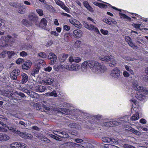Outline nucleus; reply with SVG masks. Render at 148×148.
Instances as JSON below:
<instances>
[{"label": "nucleus", "instance_id": "5", "mask_svg": "<svg viewBox=\"0 0 148 148\" xmlns=\"http://www.w3.org/2000/svg\"><path fill=\"white\" fill-rule=\"evenodd\" d=\"M102 141L104 142L109 143L111 144L117 145L118 144V142L116 139L113 138H110L107 137H104L102 138Z\"/></svg>", "mask_w": 148, "mask_h": 148}, {"label": "nucleus", "instance_id": "53", "mask_svg": "<svg viewBox=\"0 0 148 148\" xmlns=\"http://www.w3.org/2000/svg\"><path fill=\"white\" fill-rule=\"evenodd\" d=\"M61 7L67 12H69L70 10L69 8L66 6L64 4Z\"/></svg>", "mask_w": 148, "mask_h": 148}, {"label": "nucleus", "instance_id": "1", "mask_svg": "<svg viewBox=\"0 0 148 148\" xmlns=\"http://www.w3.org/2000/svg\"><path fill=\"white\" fill-rule=\"evenodd\" d=\"M82 70L86 71L90 68L92 71L96 73H103L107 70V67L98 62L93 60H88L83 62L81 65Z\"/></svg>", "mask_w": 148, "mask_h": 148}, {"label": "nucleus", "instance_id": "42", "mask_svg": "<svg viewBox=\"0 0 148 148\" xmlns=\"http://www.w3.org/2000/svg\"><path fill=\"white\" fill-rule=\"evenodd\" d=\"M29 95L31 97L34 98L36 97L37 95H38L36 93L31 91L29 93Z\"/></svg>", "mask_w": 148, "mask_h": 148}, {"label": "nucleus", "instance_id": "27", "mask_svg": "<svg viewBox=\"0 0 148 148\" xmlns=\"http://www.w3.org/2000/svg\"><path fill=\"white\" fill-rule=\"evenodd\" d=\"M135 97L141 101H143L145 99V97L140 94V92H138L136 94Z\"/></svg>", "mask_w": 148, "mask_h": 148}, {"label": "nucleus", "instance_id": "63", "mask_svg": "<svg viewBox=\"0 0 148 148\" xmlns=\"http://www.w3.org/2000/svg\"><path fill=\"white\" fill-rule=\"evenodd\" d=\"M51 34L52 35H53L56 36H58L59 35V34L55 31L51 32Z\"/></svg>", "mask_w": 148, "mask_h": 148}, {"label": "nucleus", "instance_id": "64", "mask_svg": "<svg viewBox=\"0 0 148 148\" xmlns=\"http://www.w3.org/2000/svg\"><path fill=\"white\" fill-rule=\"evenodd\" d=\"M140 122L141 123L145 124L146 123V121L145 119H142L140 120Z\"/></svg>", "mask_w": 148, "mask_h": 148}, {"label": "nucleus", "instance_id": "2", "mask_svg": "<svg viewBox=\"0 0 148 148\" xmlns=\"http://www.w3.org/2000/svg\"><path fill=\"white\" fill-rule=\"evenodd\" d=\"M132 86L135 90L143 92L146 94H148V90H146L143 86L139 85L137 81L135 80L133 81L132 83Z\"/></svg>", "mask_w": 148, "mask_h": 148}, {"label": "nucleus", "instance_id": "6", "mask_svg": "<svg viewBox=\"0 0 148 148\" xmlns=\"http://www.w3.org/2000/svg\"><path fill=\"white\" fill-rule=\"evenodd\" d=\"M29 20L35 23L36 25H37V23L38 20V16L34 12H30L28 15Z\"/></svg>", "mask_w": 148, "mask_h": 148}, {"label": "nucleus", "instance_id": "14", "mask_svg": "<svg viewBox=\"0 0 148 148\" xmlns=\"http://www.w3.org/2000/svg\"><path fill=\"white\" fill-rule=\"evenodd\" d=\"M48 58L50 59L51 61V64H54L56 60V56L54 53H53L51 52L49 53Z\"/></svg>", "mask_w": 148, "mask_h": 148}, {"label": "nucleus", "instance_id": "4", "mask_svg": "<svg viewBox=\"0 0 148 148\" xmlns=\"http://www.w3.org/2000/svg\"><path fill=\"white\" fill-rule=\"evenodd\" d=\"M84 26L87 29L91 30L97 33H99V32L98 29L95 26L91 24H88L87 23L84 22L83 23Z\"/></svg>", "mask_w": 148, "mask_h": 148}, {"label": "nucleus", "instance_id": "35", "mask_svg": "<svg viewBox=\"0 0 148 148\" xmlns=\"http://www.w3.org/2000/svg\"><path fill=\"white\" fill-rule=\"evenodd\" d=\"M8 56L9 58H11L14 55H16L15 52L13 51H8L7 52Z\"/></svg>", "mask_w": 148, "mask_h": 148}, {"label": "nucleus", "instance_id": "60", "mask_svg": "<svg viewBox=\"0 0 148 148\" xmlns=\"http://www.w3.org/2000/svg\"><path fill=\"white\" fill-rule=\"evenodd\" d=\"M103 125H104L108 127L110 126L111 127L110 125V121L109 122H104L103 123Z\"/></svg>", "mask_w": 148, "mask_h": 148}, {"label": "nucleus", "instance_id": "37", "mask_svg": "<svg viewBox=\"0 0 148 148\" xmlns=\"http://www.w3.org/2000/svg\"><path fill=\"white\" fill-rule=\"evenodd\" d=\"M46 94L48 96H54V97H57L58 96L56 92L55 91H53L50 93H46Z\"/></svg>", "mask_w": 148, "mask_h": 148}, {"label": "nucleus", "instance_id": "23", "mask_svg": "<svg viewBox=\"0 0 148 148\" xmlns=\"http://www.w3.org/2000/svg\"><path fill=\"white\" fill-rule=\"evenodd\" d=\"M73 34L74 36L76 38H80L82 37L83 33L82 31L79 29H76L73 31Z\"/></svg>", "mask_w": 148, "mask_h": 148}, {"label": "nucleus", "instance_id": "52", "mask_svg": "<svg viewBox=\"0 0 148 148\" xmlns=\"http://www.w3.org/2000/svg\"><path fill=\"white\" fill-rule=\"evenodd\" d=\"M123 147L124 148H136L134 147L132 145H131L127 144H125L124 145Z\"/></svg>", "mask_w": 148, "mask_h": 148}, {"label": "nucleus", "instance_id": "24", "mask_svg": "<svg viewBox=\"0 0 148 148\" xmlns=\"http://www.w3.org/2000/svg\"><path fill=\"white\" fill-rule=\"evenodd\" d=\"M10 138L9 136L5 134L0 133V141H4L9 140Z\"/></svg>", "mask_w": 148, "mask_h": 148}, {"label": "nucleus", "instance_id": "48", "mask_svg": "<svg viewBox=\"0 0 148 148\" xmlns=\"http://www.w3.org/2000/svg\"><path fill=\"white\" fill-rule=\"evenodd\" d=\"M55 2L60 7H61L64 4L63 2L59 0H55Z\"/></svg>", "mask_w": 148, "mask_h": 148}, {"label": "nucleus", "instance_id": "56", "mask_svg": "<svg viewBox=\"0 0 148 148\" xmlns=\"http://www.w3.org/2000/svg\"><path fill=\"white\" fill-rule=\"evenodd\" d=\"M101 32L102 34H103L105 35H106L108 34V31L106 30H105L102 29H101Z\"/></svg>", "mask_w": 148, "mask_h": 148}, {"label": "nucleus", "instance_id": "9", "mask_svg": "<svg viewBox=\"0 0 148 148\" xmlns=\"http://www.w3.org/2000/svg\"><path fill=\"white\" fill-rule=\"evenodd\" d=\"M125 121L126 122H128L130 120L132 121H136L139 118V114L138 112L136 113L135 114L132 116L131 118L129 116H126L125 117Z\"/></svg>", "mask_w": 148, "mask_h": 148}, {"label": "nucleus", "instance_id": "11", "mask_svg": "<svg viewBox=\"0 0 148 148\" xmlns=\"http://www.w3.org/2000/svg\"><path fill=\"white\" fill-rule=\"evenodd\" d=\"M16 134H18L21 137L26 139H31L32 138V136L31 134L21 132L19 131L17 132Z\"/></svg>", "mask_w": 148, "mask_h": 148}, {"label": "nucleus", "instance_id": "40", "mask_svg": "<svg viewBox=\"0 0 148 148\" xmlns=\"http://www.w3.org/2000/svg\"><path fill=\"white\" fill-rule=\"evenodd\" d=\"M104 147L106 148H117V146L110 144H105L104 145Z\"/></svg>", "mask_w": 148, "mask_h": 148}, {"label": "nucleus", "instance_id": "36", "mask_svg": "<svg viewBox=\"0 0 148 148\" xmlns=\"http://www.w3.org/2000/svg\"><path fill=\"white\" fill-rule=\"evenodd\" d=\"M119 15L120 16L121 18H123L125 19H128L129 20H130L131 19V18H130L128 17L124 14L120 12L119 13Z\"/></svg>", "mask_w": 148, "mask_h": 148}, {"label": "nucleus", "instance_id": "30", "mask_svg": "<svg viewBox=\"0 0 148 148\" xmlns=\"http://www.w3.org/2000/svg\"><path fill=\"white\" fill-rule=\"evenodd\" d=\"M112 60L111 62L109 63V65L110 66L113 67L115 66L117 64V62L115 58L113 56L112 57Z\"/></svg>", "mask_w": 148, "mask_h": 148}, {"label": "nucleus", "instance_id": "10", "mask_svg": "<svg viewBox=\"0 0 148 148\" xmlns=\"http://www.w3.org/2000/svg\"><path fill=\"white\" fill-rule=\"evenodd\" d=\"M69 21L71 23L74 25L75 27L79 29L81 28L82 25L76 19L73 18H71L69 19Z\"/></svg>", "mask_w": 148, "mask_h": 148}, {"label": "nucleus", "instance_id": "43", "mask_svg": "<svg viewBox=\"0 0 148 148\" xmlns=\"http://www.w3.org/2000/svg\"><path fill=\"white\" fill-rule=\"evenodd\" d=\"M17 76L14 74V72L12 71L11 72L10 75V77L11 79L13 80L16 79L17 78Z\"/></svg>", "mask_w": 148, "mask_h": 148}, {"label": "nucleus", "instance_id": "62", "mask_svg": "<svg viewBox=\"0 0 148 148\" xmlns=\"http://www.w3.org/2000/svg\"><path fill=\"white\" fill-rule=\"evenodd\" d=\"M75 142L77 143H81L83 141V140L79 138H77L75 140Z\"/></svg>", "mask_w": 148, "mask_h": 148}, {"label": "nucleus", "instance_id": "21", "mask_svg": "<svg viewBox=\"0 0 148 148\" xmlns=\"http://www.w3.org/2000/svg\"><path fill=\"white\" fill-rule=\"evenodd\" d=\"M21 82L22 84L25 83L28 80V77L27 74L22 73L21 74Z\"/></svg>", "mask_w": 148, "mask_h": 148}, {"label": "nucleus", "instance_id": "51", "mask_svg": "<svg viewBox=\"0 0 148 148\" xmlns=\"http://www.w3.org/2000/svg\"><path fill=\"white\" fill-rule=\"evenodd\" d=\"M7 52L6 51H3L0 53V57L4 58Z\"/></svg>", "mask_w": 148, "mask_h": 148}, {"label": "nucleus", "instance_id": "17", "mask_svg": "<svg viewBox=\"0 0 148 148\" xmlns=\"http://www.w3.org/2000/svg\"><path fill=\"white\" fill-rule=\"evenodd\" d=\"M23 145V143L16 142L11 145V147L12 148H24Z\"/></svg>", "mask_w": 148, "mask_h": 148}, {"label": "nucleus", "instance_id": "54", "mask_svg": "<svg viewBox=\"0 0 148 148\" xmlns=\"http://www.w3.org/2000/svg\"><path fill=\"white\" fill-rule=\"evenodd\" d=\"M23 61V59L21 58H19L16 61V63L17 64H19L22 63Z\"/></svg>", "mask_w": 148, "mask_h": 148}, {"label": "nucleus", "instance_id": "44", "mask_svg": "<svg viewBox=\"0 0 148 148\" xmlns=\"http://www.w3.org/2000/svg\"><path fill=\"white\" fill-rule=\"evenodd\" d=\"M48 135L50 137L53 138L55 139V140H58V141H61V139L57 137V136H55V135H52V134H48Z\"/></svg>", "mask_w": 148, "mask_h": 148}, {"label": "nucleus", "instance_id": "12", "mask_svg": "<svg viewBox=\"0 0 148 148\" xmlns=\"http://www.w3.org/2000/svg\"><path fill=\"white\" fill-rule=\"evenodd\" d=\"M112 56L111 55H107L105 56L101 55L99 56L98 58L102 61L108 62L112 60Z\"/></svg>", "mask_w": 148, "mask_h": 148}, {"label": "nucleus", "instance_id": "15", "mask_svg": "<svg viewBox=\"0 0 148 148\" xmlns=\"http://www.w3.org/2000/svg\"><path fill=\"white\" fill-rule=\"evenodd\" d=\"M34 86V90L36 92H43L46 90L45 87L38 85L37 84H35Z\"/></svg>", "mask_w": 148, "mask_h": 148}, {"label": "nucleus", "instance_id": "38", "mask_svg": "<svg viewBox=\"0 0 148 148\" xmlns=\"http://www.w3.org/2000/svg\"><path fill=\"white\" fill-rule=\"evenodd\" d=\"M38 137L40 140L46 143H49L50 142V140L46 138L42 137L41 136H40Z\"/></svg>", "mask_w": 148, "mask_h": 148}, {"label": "nucleus", "instance_id": "39", "mask_svg": "<svg viewBox=\"0 0 148 148\" xmlns=\"http://www.w3.org/2000/svg\"><path fill=\"white\" fill-rule=\"evenodd\" d=\"M0 22L2 23H0V30H3L5 27V26L2 19H0Z\"/></svg>", "mask_w": 148, "mask_h": 148}, {"label": "nucleus", "instance_id": "57", "mask_svg": "<svg viewBox=\"0 0 148 148\" xmlns=\"http://www.w3.org/2000/svg\"><path fill=\"white\" fill-rule=\"evenodd\" d=\"M69 33L65 34L64 36V39L65 40H67L69 38Z\"/></svg>", "mask_w": 148, "mask_h": 148}, {"label": "nucleus", "instance_id": "55", "mask_svg": "<svg viewBox=\"0 0 148 148\" xmlns=\"http://www.w3.org/2000/svg\"><path fill=\"white\" fill-rule=\"evenodd\" d=\"M123 74L125 77H128L130 76V74L126 71H124L123 73Z\"/></svg>", "mask_w": 148, "mask_h": 148}, {"label": "nucleus", "instance_id": "32", "mask_svg": "<svg viewBox=\"0 0 148 148\" xmlns=\"http://www.w3.org/2000/svg\"><path fill=\"white\" fill-rule=\"evenodd\" d=\"M128 130L136 134V135H138L140 134V133L138 131L135 130L131 127L129 128Z\"/></svg>", "mask_w": 148, "mask_h": 148}, {"label": "nucleus", "instance_id": "59", "mask_svg": "<svg viewBox=\"0 0 148 148\" xmlns=\"http://www.w3.org/2000/svg\"><path fill=\"white\" fill-rule=\"evenodd\" d=\"M63 28L65 30L68 31L70 29V27L68 25H63Z\"/></svg>", "mask_w": 148, "mask_h": 148}, {"label": "nucleus", "instance_id": "33", "mask_svg": "<svg viewBox=\"0 0 148 148\" xmlns=\"http://www.w3.org/2000/svg\"><path fill=\"white\" fill-rule=\"evenodd\" d=\"M124 66L125 68L127 71H129L131 74L132 75H134V71L131 69V67H130L128 66L125 65Z\"/></svg>", "mask_w": 148, "mask_h": 148}, {"label": "nucleus", "instance_id": "46", "mask_svg": "<svg viewBox=\"0 0 148 148\" xmlns=\"http://www.w3.org/2000/svg\"><path fill=\"white\" fill-rule=\"evenodd\" d=\"M36 11L40 16H42L43 15V12L42 9L38 8L36 10Z\"/></svg>", "mask_w": 148, "mask_h": 148}, {"label": "nucleus", "instance_id": "26", "mask_svg": "<svg viewBox=\"0 0 148 148\" xmlns=\"http://www.w3.org/2000/svg\"><path fill=\"white\" fill-rule=\"evenodd\" d=\"M59 135H58V136L60 137L66 138L69 137L68 134L65 132L60 131V132H59Z\"/></svg>", "mask_w": 148, "mask_h": 148}, {"label": "nucleus", "instance_id": "58", "mask_svg": "<svg viewBox=\"0 0 148 148\" xmlns=\"http://www.w3.org/2000/svg\"><path fill=\"white\" fill-rule=\"evenodd\" d=\"M15 42V39L13 38L11 36V38H10L9 39V41L8 42H10L11 44L14 43Z\"/></svg>", "mask_w": 148, "mask_h": 148}, {"label": "nucleus", "instance_id": "47", "mask_svg": "<svg viewBox=\"0 0 148 148\" xmlns=\"http://www.w3.org/2000/svg\"><path fill=\"white\" fill-rule=\"evenodd\" d=\"M38 56L40 57H41L43 58H45L47 56V55H46L44 53L42 52L39 53Z\"/></svg>", "mask_w": 148, "mask_h": 148}, {"label": "nucleus", "instance_id": "61", "mask_svg": "<svg viewBox=\"0 0 148 148\" xmlns=\"http://www.w3.org/2000/svg\"><path fill=\"white\" fill-rule=\"evenodd\" d=\"M52 70V68L51 67L49 66L45 69V70L47 72H50Z\"/></svg>", "mask_w": 148, "mask_h": 148}, {"label": "nucleus", "instance_id": "20", "mask_svg": "<svg viewBox=\"0 0 148 148\" xmlns=\"http://www.w3.org/2000/svg\"><path fill=\"white\" fill-rule=\"evenodd\" d=\"M32 62L30 60L26 61L24 64L22 65V68L23 69L28 70V69L30 68L32 65Z\"/></svg>", "mask_w": 148, "mask_h": 148}, {"label": "nucleus", "instance_id": "19", "mask_svg": "<svg viewBox=\"0 0 148 148\" xmlns=\"http://www.w3.org/2000/svg\"><path fill=\"white\" fill-rule=\"evenodd\" d=\"M53 82V79L47 77L42 80V83L44 85H51Z\"/></svg>", "mask_w": 148, "mask_h": 148}, {"label": "nucleus", "instance_id": "16", "mask_svg": "<svg viewBox=\"0 0 148 148\" xmlns=\"http://www.w3.org/2000/svg\"><path fill=\"white\" fill-rule=\"evenodd\" d=\"M69 60L70 62H74L78 63L80 62L81 61L80 58L78 57H73L71 56L69 58Z\"/></svg>", "mask_w": 148, "mask_h": 148}, {"label": "nucleus", "instance_id": "8", "mask_svg": "<svg viewBox=\"0 0 148 148\" xmlns=\"http://www.w3.org/2000/svg\"><path fill=\"white\" fill-rule=\"evenodd\" d=\"M51 102L49 100L43 101L42 103V106L45 110H49L53 106H51Z\"/></svg>", "mask_w": 148, "mask_h": 148}, {"label": "nucleus", "instance_id": "18", "mask_svg": "<svg viewBox=\"0 0 148 148\" xmlns=\"http://www.w3.org/2000/svg\"><path fill=\"white\" fill-rule=\"evenodd\" d=\"M47 22L46 19L43 18L41 20L40 23H37V25H36L39 27L44 28L47 25Z\"/></svg>", "mask_w": 148, "mask_h": 148}, {"label": "nucleus", "instance_id": "7", "mask_svg": "<svg viewBox=\"0 0 148 148\" xmlns=\"http://www.w3.org/2000/svg\"><path fill=\"white\" fill-rule=\"evenodd\" d=\"M65 68L68 70L77 71L80 69V66L77 64H73L71 66L69 65H66Z\"/></svg>", "mask_w": 148, "mask_h": 148}, {"label": "nucleus", "instance_id": "45", "mask_svg": "<svg viewBox=\"0 0 148 148\" xmlns=\"http://www.w3.org/2000/svg\"><path fill=\"white\" fill-rule=\"evenodd\" d=\"M26 11L25 8L23 7H21L19 9V13L21 14L24 13Z\"/></svg>", "mask_w": 148, "mask_h": 148}, {"label": "nucleus", "instance_id": "29", "mask_svg": "<svg viewBox=\"0 0 148 148\" xmlns=\"http://www.w3.org/2000/svg\"><path fill=\"white\" fill-rule=\"evenodd\" d=\"M68 57L67 55H61L59 57V59L61 62H63Z\"/></svg>", "mask_w": 148, "mask_h": 148}, {"label": "nucleus", "instance_id": "25", "mask_svg": "<svg viewBox=\"0 0 148 148\" xmlns=\"http://www.w3.org/2000/svg\"><path fill=\"white\" fill-rule=\"evenodd\" d=\"M40 68V65L38 64L35 66L33 70L31 72V75L34 76V75L39 72Z\"/></svg>", "mask_w": 148, "mask_h": 148}, {"label": "nucleus", "instance_id": "13", "mask_svg": "<svg viewBox=\"0 0 148 148\" xmlns=\"http://www.w3.org/2000/svg\"><path fill=\"white\" fill-rule=\"evenodd\" d=\"M125 40L128 44L133 49H137V47L134 45L132 42L131 38L129 36H126L125 37Z\"/></svg>", "mask_w": 148, "mask_h": 148}, {"label": "nucleus", "instance_id": "50", "mask_svg": "<svg viewBox=\"0 0 148 148\" xmlns=\"http://www.w3.org/2000/svg\"><path fill=\"white\" fill-rule=\"evenodd\" d=\"M13 71L14 72V74H15L17 76L20 74V71L18 69H14L13 70Z\"/></svg>", "mask_w": 148, "mask_h": 148}, {"label": "nucleus", "instance_id": "3", "mask_svg": "<svg viewBox=\"0 0 148 148\" xmlns=\"http://www.w3.org/2000/svg\"><path fill=\"white\" fill-rule=\"evenodd\" d=\"M121 73L119 69L116 67L113 69L111 71L110 75L113 78L119 79L121 77Z\"/></svg>", "mask_w": 148, "mask_h": 148}, {"label": "nucleus", "instance_id": "49", "mask_svg": "<svg viewBox=\"0 0 148 148\" xmlns=\"http://www.w3.org/2000/svg\"><path fill=\"white\" fill-rule=\"evenodd\" d=\"M20 55L23 57L26 56L27 55V53L25 51H22L20 53Z\"/></svg>", "mask_w": 148, "mask_h": 148}, {"label": "nucleus", "instance_id": "28", "mask_svg": "<svg viewBox=\"0 0 148 148\" xmlns=\"http://www.w3.org/2000/svg\"><path fill=\"white\" fill-rule=\"evenodd\" d=\"M3 126H4L5 127L7 128L9 130L11 131L12 132L16 134L18 130H17L16 128L12 127H9L8 126L5 124L3 123Z\"/></svg>", "mask_w": 148, "mask_h": 148}, {"label": "nucleus", "instance_id": "22", "mask_svg": "<svg viewBox=\"0 0 148 148\" xmlns=\"http://www.w3.org/2000/svg\"><path fill=\"white\" fill-rule=\"evenodd\" d=\"M11 36L9 35H7L6 36H2L1 37V40L4 41L5 43V45L4 46V47H6L8 46L7 42L9 41V39L11 38Z\"/></svg>", "mask_w": 148, "mask_h": 148}, {"label": "nucleus", "instance_id": "34", "mask_svg": "<svg viewBox=\"0 0 148 148\" xmlns=\"http://www.w3.org/2000/svg\"><path fill=\"white\" fill-rule=\"evenodd\" d=\"M109 18H105L103 19V21L109 25H111L112 23H114V21H111L110 20Z\"/></svg>", "mask_w": 148, "mask_h": 148}, {"label": "nucleus", "instance_id": "41", "mask_svg": "<svg viewBox=\"0 0 148 148\" xmlns=\"http://www.w3.org/2000/svg\"><path fill=\"white\" fill-rule=\"evenodd\" d=\"M69 127L71 128H78V125L75 123H70L69 125Z\"/></svg>", "mask_w": 148, "mask_h": 148}, {"label": "nucleus", "instance_id": "31", "mask_svg": "<svg viewBox=\"0 0 148 148\" xmlns=\"http://www.w3.org/2000/svg\"><path fill=\"white\" fill-rule=\"evenodd\" d=\"M123 121H121V122H118L114 121H110V125L111 126L114 125H120V123H122Z\"/></svg>", "mask_w": 148, "mask_h": 148}]
</instances>
